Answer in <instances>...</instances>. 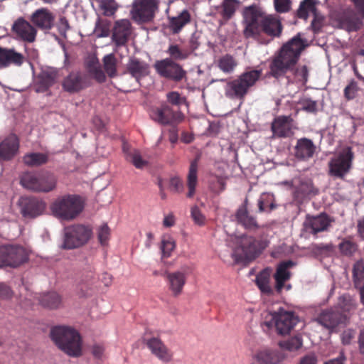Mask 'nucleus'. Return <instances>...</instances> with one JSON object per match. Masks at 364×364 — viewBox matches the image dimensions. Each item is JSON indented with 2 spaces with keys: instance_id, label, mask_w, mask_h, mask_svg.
<instances>
[{
  "instance_id": "1",
  "label": "nucleus",
  "mask_w": 364,
  "mask_h": 364,
  "mask_svg": "<svg viewBox=\"0 0 364 364\" xmlns=\"http://www.w3.org/2000/svg\"><path fill=\"white\" fill-rule=\"evenodd\" d=\"M245 38H252L260 43L267 44L269 40L279 38L283 31L281 18L277 14H267L258 4L245 6L242 12Z\"/></svg>"
},
{
  "instance_id": "2",
  "label": "nucleus",
  "mask_w": 364,
  "mask_h": 364,
  "mask_svg": "<svg viewBox=\"0 0 364 364\" xmlns=\"http://www.w3.org/2000/svg\"><path fill=\"white\" fill-rule=\"evenodd\" d=\"M305 47L306 44L300 33L294 36L282 46L279 53L272 60L269 66V75L278 79L291 70L298 82L306 85L309 78L307 66L302 65L294 68Z\"/></svg>"
},
{
  "instance_id": "3",
  "label": "nucleus",
  "mask_w": 364,
  "mask_h": 364,
  "mask_svg": "<svg viewBox=\"0 0 364 364\" xmlns=\"http://www.w3.org/2000/svg\"><path fill=\"white\" fill-rule=\"evenodd\" d=\"M50 337L57 347L72 358H78L82 354V342L77 331L72 327L58 326L50 331Z\"/></svg>"
},
{
  "instance_id": "4",
  "label": "nucleus",
  "mask_w": 364,
  "mask_h": 364,
  "mask_svg": "<svg viewBox=\"0 0 364 364\" xmlns=\"http://www.w3.org/2000/svg\"><path fill=\"white\" fill-rule=\"evenodd\" d=\"M85 203L81 196L67 194L56 198L50 208L56 218L70 221L75 219L82 212Z\"/></svg>"
},
{
  "instance_id": "5",
  "label": "nucleus",
  "mask_w": 364,
  "mask_h": 364,
  "mask_svg": "<svg viewBox=\"0 0 364 364\" xmlns=\"http://www.w3.org/2000/svg\"><path fill=\"white\" fill-rule=\"evenodd\" d=\"M237 247L234 252L238 262H251L258 257L268 246L267 239L257 240L255 237L243 234L236 239Z\"/></svg>"
},
{
  "instance_id": "6",
  "label": "nucleus",
  "mask_w": 364,
  "mask_h": 364,
  "mask_svg": "<svg viewBox=\"0 0 364 364\" xmlns=\"http://www.w3.org/2000/svg\"><path fill=\"white\" fill-rule=\"evenodd\" d=\"M261 75L262 70H250L242 73L237 78L228 81L225 87L226 97L230 99L243 100Z\"/></svg>"
},
{
  "instance_id": "7",
  "label": "nucleus",
  "mask_w": 364,
  "mask_h": 364,
  "mask_svg": "<svg viewBox=\"0 0 364 364\" xmlns=\"http://www.w3.org/2000/svg\"><path fill=\"white\" fill-rule=\"evenodd\" d=\"M262 324L268 328L275 327L278 334L287 335L299 323V317L292 311L279 309L278 311H265L262 314Z\"/></svg>"
},
{
  "instance_id": "8",
  "label": "nucleus",
  "mask_w": 364,
  "mask_h": 364,
  "mask_svg": "<svg viewBox=\"0 0 364 364\" xmlns=\"http://www.w3.org/2000/svg\"><path fill=\"white\" fill-rule=\"evenodd\" d=\"M57 178L50 172H26L21 176V184L35 192H50L55 189Z\"/></svg>"
},
{
  "instance_id": "9",
  "label": "nucleus",
  "mask_w": 364,
  "mask_h": 364,
  "mask_svg": "<svg viewBox=\"0 0 364 364\" xmlns=\"http://www.w3.org/2000/svg\"><path fill=\"white\" fill-rule=\"evenodd\" d=\"M159 0H134L130 11L132 20L139 23H151L159 9Z\"/></svg>"
},
{
  "instance_id": "10",
  "label": "nucleus",
  "mask_w": 364,
  "mask_h": 364,
  "mask_svg": "<svg viewBox=\"0 0 364 364\" xmlns=\"http://www.w3.org/2000/svg\"><path fill=\"white\" fill-rule=\"evenodd\" d=\"M92 235V230L89 225L75 224L65 229V238L62 248L75 249L86 244Z\"/></svg>"
},
{
  "instance_id": "11",
  "label": "nucleus",
  "mask_w": 364,
  "mask_h": 364,
  "mask_svg": "<svg viewBox=\"0 0 364 364\" xmlns=\"http://www.w3.org/2000/svg\"><path fill=\"white\" fill-rule=\"evenodd\" d=\"M150 116L154 121L161 125L172 127L177 126L185 119L180 107L175 108L166 102H163L159 107L153 108Z\"/></svg>"
},
{
  "instance_id": "12",
  "label": "nucleus",
  "mask_w": 364,
  "mask_h": 364,
  "mask_svg": "<svg viewBox=\"0 0 364 364\" xmlns=\"http://www.w3.org/2000/svg\"><path fill=\"white\" fill-rule=\"evenodd\" d=\"M354 154L350 147L342 150L328 162V174L343 179L352 167Z\"/></svg>"
},
{
  "instance_id": "13",
  "label": "nucleus",
  "mask_w": 364,
  "mask_h": 364,
  "mask_svg": "<svg viewBox=\"0 0 364 364\" xmlns=\"http://www.w3.org/2000/svg\"><path fill=\"white\" fill-rule=\"evenodd\" d=\"M154 68L161 77L174 82H180L186 77V71L181 65L171 59L165 58L157 60Z\"/></svg>"
},
{
  "instance_id": "14",
  "label": "nucleus",
  "mask_w": 364,
  "mask_h": 364,
  "mask_svg": "<svg viewBox=\"0 0 364 364\" xmlns=\"http://www.w3.org/2000/svg\"><path fill=\"white\" fill-rule=\"evenodd\" d=\"M18 205L21 215L27 218H36L42 215L46 209V203L36 197L22 196Z\"/></svg>"
},
{
  "instance_id": "15",
  "label": "nucleus",
  "mask_w": 364,
  "mask_h": 364,
  "mask_svg": "<svg viewBox=\"0 0 364 364\" xmlns=\"http://www.w3.org/2000/svg\"><path fill=\"white\" fill-rule=\"evenodd\" d=\"M191 272V268L185 265L180 270L166 273L168 289L173 296L176 297L182 294L187 277Z\"/></svg>"
},
{
  "instance_id": "16",
  "label": "nucleus",
  "mask_w": 364,
  "mask_h": 364,
  "mask_svg": "<svg viewBox=\"0 0 364 364\" xmlns=\"http://www.w3.org/2000/svg\"><path fill=\"white\" fill-rule=\"evenodd\" d=\"M63 88L69 93L78 92L90 86L87 76L80 71H73L66 76L63 82Z\"/></svg>"
},
{
  "instance_id": "17",
  "label": "nucleus",
  "mask_w": 364,
  "mask_h": 364,
  "mask_svg": "<svg viewBox=\"0 0 364 364\" xmlns=\"http://www.w3.org/2000/svg\"><path fill=\"white\" fill-rule=\"evenodd\" d=\"M145 344L152 355L163 363L172 361L173 353L158 337H151L145 340Z\"/></svg>"
},
{
  "instance_id": "18",
  "label": "nucleus",
  "mask_w": 364,
  "mask_h": 364,
  "mask_svg": "<svg viewBox=\"0 0 364 364\" xmlns=\"http://www.w3.org/2000/svg\"><path fill=\"white\" fill-rule=\"evenodd\" d=\"M346 317L341 311L333 309L323 310L316 317V321L321 326L332 331L345 322Z\"/></svg>"
},
{
  "instance_id": "19",
  "label": "nucleus",
  "mask_w": 364,
  "mask_h": 364,
  "mask_svg": "<svg viewBox=\"0 0 364 364\" xmlns=\"http://www.w3.org/2000/svg\"><path fill=\"white\" fill-rule=\"evenodd\" d=\"M331 220L328 215L321 213L317 216L306 215L303 223L304 230L313 235L326 230L330 226Z\"/></svg>"
},
{
  "instance_id": "20",
  "label": "nucleus",
  "mask_w": 364,
  "mask_h": 364,
  "mask_svg": "<svg viewBox=\"0 0 364 364\" xmlns=\"http://www.w3.org/2000/svg\"><path fill=\"white\" fill-rule=\"evenodd\" d=\"M132 33V24L128 19H120L115 21L112 39L117 46H125Z\"/></svg>"
},
{
  "instance_id": "21",
  "label": "nucleus",
  "mask_w": 364,
  "mask_h": 364,
  "mask_svg": "<svg viewBox=\"0 0 364 364\" xmlns=\"http://www.w3.org/2000/svg\"><path fill=\"white\" fill-rule=\"evenodd\" d=\"M293 119L291 116H279L271 125L273 134L278 138H288L294 135Z\"/></svg>"
},
{
  "instance_id": "22",
  "label": "nucleus",
  "mask_w": 364,
  "mask_h": 364,
  "mask_svg": "<svg viewBox=\"0 0 364 364\" xmlns=\"http://www.w3.org/2000/svg\"><path fill=\"white\" fill-rule=\"evenodd\" d=\"M295 265L291 260H285L279 262L277 267L274 274L275 280L274 290L277 294H280L285 287V282L291 279V273L289 269Z\"/></svg>"
},
{
  "instance_id": "23",
  "label": "nucleus",
  "mask_w": 364,
  "mask_h": 364,
  "mask_svg": "<svg viewBox=\"0 0 364 364\" xmlns=\"http://www.w3.org/2000/svg\"><path fill=\"white\" fill-rule=\"evenodd\" d=\"M12 31L18 38L27 43H33L36 40L37 31L27 21L18 18L12 26Z\"/></svg>"
},
{
  "instance_id": "24",
  "label": "nucleus",
  "mask_w": 364,
  "mask_h": 364,
  "mask_svg": "<svg viewBox=\"0 0 364 364\" xmlns=\"http://www.w3.org/2000/svg\"><path fill=\"white\" fill-rule=\"evenodd\" d=\"M7 267H18L28 259L27 250L21 245L5 246Z\"/></svg>"
},
{
  "instance_id": "25",
  "label": "nucleus",
  "mask_w": 364,
  "mask_h": 364,
  "mask_svg": "<svg viewBox=\"0 0 364 364\" xmlns=\"http://www.w3.org/2000/svg\"><path fill=\"white\" fill-rule=\"evenodd\" d=\"M54 20L53 14L46 8L37 9L31 16L33 24L42 31L50 30L54 26Z\"/></svg>"
},
{
  "instance_id": "26",
  "label": "nucleus",
  "mask_w": 364,
  "mask_h": 364,
  "mask_svg": "<svg viewBox=\"0 0 364 364\" xmlns=\"http://www.w3.org/2000/svg\"><path fill=\"white\" fill-rule=\"evenodd\" d=\"M247 200L237 208L235 212V220L237 224L242 226L245 230L255 231L259 228L257 218L251 215L247 207Z\"/></svg>"
},
{
  "instance_id": "27",
  "label": "nucleus",
  "mask_w": 364,
  "mask_h": 364,
  "mask_svg": "<svg viewBox=\"0 0 364 364\" xmlns=\"http://www.w3.org/2000/svg\"><path fill=\"white\" fill-rule=\"evenodd\" d=\"M126 71L138 83H140V80L149 75L150 73L149 64L136 57H132L129 59L126 66Z\"/></svg>"
},
{
  "instance_id": "28",
  "label": "nucleus",
  "mask_w": 364,
  "mask_h": 364,
  "mask_svg": "<svg viewBox=\"0 0 364 364\" xmlns=\"http://www.w3.org/2000/svg\"><path fill=\"white\" fill-rule=\"evenodd\" d=\"M19 140L16 135L11 134L0 143V161L12 159L18 153Z\"/></svg>"
},
{
  "instance_id": "29",
  "label": "nucleus",
  "mask_w": 364,
  "mask_h": 364,
  "mask_svg": "<svg viewBox=\"0 0 364 364\" xmlns=\"http://www.w3.org/2000/svg\"><path fill=\"white\" fill-rule=\"evenodd\" d=\"M316 149V146L312 140L304 137L297 140L294 148V155L299 160L308 161L314 156Z\"/></svg>"
},
{
  "instance_id": "30",
  "label": "nucleus",
  "mask_w": 364,
  "mask_h": 364,
  "mask_svg": "<svg viewBox=\"0 0 364 364\" xmlns=\"http://www.w3.org/2000/svg\"><path fill=\"white\" fill-rule=\"evenodd\" d=\"M191 21V16L187 9H183L176 16H168V27L173 34L179 33Z\"/></svg>"
},
{
  "instance_id": "31",
  "label": "nucleus",
  "mask_w": 364,
  "mask_h": 364,
  "mask_svg": "<svg viewBox=\"0 0 364 364\" xmlns=\"http://www.w3.org/2000/svg\"><path fill=\"white\" fill-rule=\"evenodd\" d=\"M340 25L348 32H355L360 29L363 22L356 14L351 11L345 13L341 17Z\"/></svg>"
},
{
  "instance_id": "32",
  "label": "nucleus",
  "mask_w": 364,
  "mask_h": 364,
  "mask_svg": "<svg viewBox=\"0 0 364 364\" xmlns=\"http://www.w3.org/2000/svg\"><path fill=\"white\" fill-rule=\"evenodd\" d=\"M271 273L270 268H265L257 275L255 279V283L259 289L262 294L267 296L273 295L275 291L270 285Z\"/></svg>"
},
{
  "instance_id": "33",
  "label": "nucleus",
  "mask_w": 364,
  "mask_h": 364,
  "mask_svg": "<svg viewBox=\"0 0 364 364\" xmlns=\"http://www.w3.org/2000/svg\"><path fill=\"white\" fill-rule=\"evenodd\" d=\"M318 4V0H302L296 11V16L299 19L306 21L310 14L314 16L318 11L317 9Z\"/></svg>"
},
{
  "instance_id": "34",
  "label": "nucleus",
  "mask_w": 364,
  "mask_h": 364,
  "mask_svg": "<svg viewBox=\"0 0 364 364\" xmlns=\"http://www.w3.org/2000/svg\"><path fill=\"white\" fill-rule=\"evenodd\" d=\"M198 161L199 156H197L191 162L189 166L187 176V186L188 188L187 193L188 198H192L195 194L196 187L198 183Z\"/></svg>"
},
{
  "instance_id": "35",
  "label": "nucleus",
  "mask_w": 364,
  "mask_h": 364,
  "mask_svg": "<svg viewBox=\"0 0 364 364\" xmlns=\"http://www.w3.org/2000/svg\"><path fill=\"white\" fill-rule=\"evenodd\" d=\"M94 276L95 269L93 267L89 266L83 269L80 281L77 284L79 294L81 296H87L90 294V283L94 279Z\"/></svg>"
},
{
  "instance_id": "36",
  "label": "nucleus",
  "mask_w": 364,
  "mask_h": 364,
  "mask_svg": "<svg viewBox=\"0 0 364 364\" xmlns=\"http://www.w3.org/2000/svg\"><path fill=\"white\" fill-rule=\"evenodd\" d=\"M56 73L54 72L43 71L36 82V91L43 92L50 87L55 82Z\"/></svg>"
},
{
  "instance_id": "37",
  "label": "nucleus",
  "mask_w": 364,
  "mask_h": 364,
  "mask_svg": "<svg viewBox=\"0 0 364 364\" xmlns=\"http://www.w3.org/2000/svg\"><path fill=\"white\" fill-rule=\"evenodd\" d=\"M340 253L346 257H352L358 250V245L352 236L341 239L338 245Z\"/></svg>"
},
{
  "instance_id": "38",
  "label": "nucleus",
  "mask_w": 364,
  "mask_h": 364,
  "mask_svg": "<svg viewBox=\"0 0 364 364\" xmlns=\"http://www.w3.org/2000/svg\"><path fill=\"white\" fill-rule=\"evenodd\" d=\"M257 357L259 360L267 364H277L283 360V356L279 352L269 348L261 350Z\"/></svg>"
},
{
  "instance_id": "39",
  "label": "nucleus",
  "mask_w": 364,
  "mask_h": 364,
  "mask_svg": "<svg viewBox=\"0 0 364 364\" xmlns=\"http://www.w3.org/2000/svg\"><path fill=\"white\" fill-rule=\"evenodd\" d=\"M317 193L318 190L314 187L312 180L309 178L301 179L294 192L296 198H303L310 194L316 195Z\"/></svg>"
},
{
  "instance_id": "40",
  "label": "nucleus",
  "mask_w": 364,
  "mask_h": 364,
  "mask_svg": "<svg viewBox=\"0 0 364 364\" xmlns=\"http://www.w3.org/2000/svg\"><path fill=\"white\" fill-rule=\"evenodd\" d=\"M25 60L24 55L14 48H5V68L11 65L21 66Z\"/></svg>"
},
{
  "instance_id": "41",
  "label": "nucleus",
  "mask_w": 364,
  "mask_h": 364,
  "mask_svg": "<svg viewBox=\"0 0 364 364\" xmlns=\"http://www.w3.org/2000/svg\"><path fill=\"white\" fill-rule=\"evenodd\" d=\"M239 4L238 0H223L219 10L220 15L225 21H228L234 16Z\"/></svg>"
},
{
  "instance_id": "42",
  "label": "nucleus",
  "mask_w": 364,
  "mask_h": 364,
  "mask_svg": "<svg viewBox=\"0 0 364 364\" xmlns=\"http://www.w3.org/2000/svg\"><path fill=\"white\" fill-rule=\"evenodd\" d=\"M166 53L169 55L168 58L174 62L185 60L191 55V51L181 48L178 44H170Z\"/></svg>"
},
{
  "instance_id": "43",
  "label": "nucleus",
  "mask_w": 364,
  "mask_h": 364,
  "mask_svg": "<svg viewBox=\"0 0 364 364\" xmlns=\"http://www.w3.org/2000/svg\"><path fill=\"white\" fill-rule=\"evenodd\" d=\"M311 251L316 257H328L333 255L335 247L332 243L313 244Z\"/></svg>"
},
{
  "instance_id": "44",
  "label": "nucleus",
  "mask_w": 364,
  "mask_h": 364,
  "mask_svg": "<svg viewBox=\"0 0 364 364\" xmlns=\"http://www.w3.org/2000/svg\"><path fill=\"white\" fill-rule=\"evenodd\" d=\"M237 65L236 60L230 54L221 56L217 62V66L219 69L228 74L232 73Z\"/></svg>"
},
{
  "instance_id": "45",
  "label": "nucleus",
  "mask_w": 364,
  "mask_h": 364,
  "mask_svg": "<svg viewBox=\"0 0 364 364\" xmlns=\"http://www.w3.org/2000/svg\"><path fill=\"white\" fill-rule=\"evenodd\" d=\"M48 157L43 153H30L26 154L23 161L28 166H39L47 163Z\"/></svg>"
},
{
  "instance_id": "46",
  "label": "nucleus",
  "mask_w": 364,
  "mask_h": 364,
  "mask_svg": "<svg viewBox=\"0 0 364 364\" xmlns=\"http://www.w3.org/2000/svg\"><path fill=\"white\" fill-rule=\"evenodd\" d=\"M105 72L107 75L113 78L117 75V60L113 53L106 55L102 59Z\"/></svg>"
},
{
  "instance_id": "47",
  "label": "nucleus",
  "mask_w": 364,
  "mask_h": 364,
  "mask_svg": "<svg viewBox=\"0 0 364 364\" xmlns=\"http://www.w3.org/2000/svg\"><path fill=\"white\" fill-rule=\"evenodd\" d=\"M39 301L44 307L56 309L61 303V298L56 292H49L42 295Z\"/></svg>"
},
{
  "instance_id": "48",
  "label": "nucleus",
  "mask_w": 364,
  "mask_h": 364,
  "mask_svg": "<svg viewBox=\"0 0 364 364\" xmlns=\"http://www.w3.org/2000/svg\"><path fill=\"white\" fill-rule=\"evenodd\" d=\"M99 9L105 16H113L119 8L118 4L115 0H95Z\"/></svg>"
},
{
  "instance_id": "49",
  "label": "nucleus",
  "mask_w": 364,
  "mask_h": 364,
  "mask_svg": "<svg viewBox=\"0 0 364 364\" xmlns=\"http://www.w3.org/2000/svg\"><path fill=\"white\" fill-rule=\"evenodd\" d=\"M303 345L302 338L296 336L289 338L287 341H280L279 346L284 350L289 351H295L301 348Z\"/></svg>"
},
{
  "instance_id": "50",
  "label": "nucleus",
  "mask_w": 364,
  "mask_h": 364,
  "mask_svg": "<svg viewBox=\"0 0 364 364\" xmlns=\"http://www.w3.org/2000/svg\"><path fill=\"white\" fill-rule=\"evenodd\" d=\"M127 160L129 161L136 168H142L147 165L148 162L144 160L137 150L127 154Z\"/></svg>"
},
{
  "instance_id": "51",
  "label": "nucleus",
  "mask_w": 364,
  "mask_h": 364,
  "mask_svg": "<svg viewBox=\"0 0 364 364\" xmlns=\"http://www.w3.org/2000/svg\"><path fill=\"white\" fill-rule=\"evenodd\" d=\"M175 247L176 242L172 238H164L161 241V246L163 257H169Z\"/></svg>"
},
{
  "instance_id": "52",
  "label": "nucleus",
  "mask_w": 364,
  "mask_h": 364,
  "mask_svg": "<svg viewBox=\"0 0 364 364\" xmlns=\"http://www.w3.org/2000/svg\"><path fill=\"white\" fill-rule=\"evenodd\" d=\"M358 90V83L354 80H351L343 90L344 97L347 100H352L356 97Z\"/></svg>"
},
{
  "instance_id": "53",
  "label": "nucleus",
  "mask_w": 364,
  "mask_h": 364,
  "mask_svg": "<svg viewBox=\"0 0 364 364\" xmlns=\"http://www.w3.org/2000/svg\"><path fill=\"white\" fill-rule=\"evenodd\" d=\"M353 277L355 282L364 279V260L359 259L353 265Z\"/></svg>"
},
{
  "instance_id": "54",
  "label": "nucleus",
  "mask_w": 364,
  "mask_h": 364,
  "mask_svg": "<svg viewBox=\"0 0 364 364\" xmlns=\"http://www.w3.org/2000/svg\"><path fill=\"white\" fill-rule=\"evenodd\" d=\"M291 0H274V7L277 13H288L291 9Z\"/></svg>"
},
{
  "instance_id": "55",
  "label": "nucleus",
  "mask_w": 364,
  "mask_h": 364,
  "mask_svg": "<svg viewBox=\"0 0 364 364\" xmlns=\"http://www.w3.org/2000/svg\"><path fill=\"white\" fill-rule=\"evenodd\" d=\"M168 104L175 108L180 107L183 102V98L176 91L169 92L166 94Z\"/></svg>"
},
{
  "instance_id": "56",
  "label": "nucleus",
  "mask_w": 364,
  "mask_h": 364,
  "mask_svg": "<svg viewBox=\"0 0 364 364\" xmlns=\"http://www.w3.org/2000/svg\"><path fill=\"white\" fill-rule=\"evenodd\" d=\"M110 229L107 224H103L97 230V238L102 245H105L109 239Z\"/></svg>"
},
{
  "instance_id": "57",
  "label": "nucleus",
  "mask_w": 364,
  "mask_h": 364,
  "mask_svg": "<svg viewBox=\"0 0 364 364\" xmlns=\"http://www.w3.org/2000/svg\"><path fill=\"white\" fill-rule=\"evenodd\" d=\"M299 104L301 106V109L310 113L317 112V102L310 98H304L300 100Z\"/></svg>"
},
{
  "instance_id": "58",
  "label": "nucleus",
  "mask_w": 364,
  "mask_h": 364,
  "mask_svg": "<svg viewBox=\"0 0 364 364\" xmlns=\"http://www.w3.org/2000/svg\"><path fill=\"white\" fill-rule=\"evenodd\" d=\"M323 20L324 17L319 11L313 16V19L311 23V28L314 33H318L321 31L323 26Z\"/></svg>"
},
{
  "instance_id": "59",
  "label": "nucleus",
  "mask_w": 364,
  "mask_h": 364,
  "mask_svg": "<svg viewBox=\"0 0 364 364\" xmlns=\"http://www.w3.org/2000/svg\"><path fill=\"white\" fill-rule=\"evenodd\" d=\"M58 31L60 36L65 38L67 32L70 29L68 20L65 16H60L56 24Z\"/></svg>"
},
{
  "instance_id": "60",
  "label": "nucleus",
  "mask_w": 364,
  "mask_h": 364,
  "mask_svg": "<svg viewBox=\"0 0 364 364\" xmlns=\"http://www.w3.org/2000/svg\"><path fill=\"white\" fill-rule=\"evenodd\" d=\"M170 189L175 193H181L183 190V181L178 177L171 178L170 180Z\"/></svg>"
},
{
  "instance_id": "61",
  "label": "nucleus",
  "mask_w": 364,
  "mask_h": 364,
  "mask_svg": "<svg viewBox=\"0 0 364 364\" xmlns=\"http://www.w3.org/2000/svg\"><path fill=\"white\" fill-rule=\"evenodd\" d=\"M191 217L198 225H201L204 223L205 218L197 206L191 208Z\"/></svg>"
},
{
  "instance_id": "62",
  "label": "nucleus",
  "mask_w": 364,
  "mask_h": 364,
  "mask_svg": "<svg viewBox=\"0 0 364 364\" xmlns=\"http://www.w3.org/2000/svg\"><path fill=\"white\" fill-rule=\"evenodd\" d=\"M85 65L88 73H92L94 70L100 66L99 60L94 56L89 58L86 60Z\"/></svg>"
},
{
  "instance_id": "63",
  "label": "nucleus",
  "mask_w": 364,
  "mask_h": 364,
  "mask_svg": "<svg viewBox=\"0 0 364 364\" xmlns=\"http://www.w3.org/2000/svg\"><path fill=\"white\" fill-rule=\"evenodd\" d=\"M89 74L98 82H104L106 80V75L100 66Z\"/></svg>"
},
{
  "instance_id": "64",
  "label": "nucleus",
  "mask_w": 364,
  "mask_h": 364,
  "mask_svg": "<svg viewBox=\"0 0 364 364\" xmlns=\"http://www.w3.org/2000/svg\"><path fill=\"white\" fill-rule=\"evenodd\" d=\"M318 358L314 353L306 354L301 358L298 364H317Z\"/></svg>"
}]
</instances>
